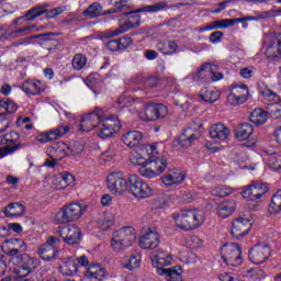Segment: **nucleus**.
Returning a JSON list of instances; mask_svg holds the SVG:
<instances>
[{
	"instance_id": "obj_61",
	"label": "nucleus",
	"mask_w": 281,
	"mask_h": 281,
	"mask_svg": "<svg viewBox=\"0 0 281 281\" xmlns=\"http://www.w3.org/2000/svg\"><path fill=\"white\" fill-rule=\"evenodd\" d=\"M106 47L110 49V52H117L121 49L119 40H110L106 43Z\"/></svg>"
},
{
	"instance_id": "obj_32",
	"label": "nucleus",
	"mask_w": 281,
	"mask_h": 281,
	"mask_svg": "<svg viewBox=\"0 0 281 281\" xmlns=\"http://www.w3.org/2000/svg\"><path fill=\"white\" fill-rule=\"evenodd\" d=\"M183 181H186V173L181 171H171L162 178V183L167 188H170V186H180Z\"/></svg>"
},
{
	"instance_id": "obj_53",
	"label": "nucleus",
	"mask_w": 281,
	"mask_h": 281,
	"mask_svg": "<svg viewBox=\"0 0 281 281\" xmlns=\"http://www.w3.org/2000/svg\"><path fill=\"white\" fill-rule=\"evenodd\" d=\"M246 276L250 278V280H262V278H265V270L259 268L248 269Z\"/></svg>"
},
{
	"instance_id": "obj_55",
	"label": "nucleus",
	"mask_w": 281,
	"mask_h": 281,
	"mask_svg": "<svg viewBox=\"0 0 281 281\" xmlns=\"http://www.w3.org/2000/svg\"><path fill=\"white\" fill-rule=\"evenodd\" d=\"M67 153H69L70 155H80V153H82L85 150V146H82V144L80 143H75L70 146H67L66 148Z\"/></svg>"
},
{
	"instance_id": "obj_33",
	"label": "nucleus",
	"mask_w": 281,
	"mask_h": 281,
	"mask_svg": "<svg viewBox=\"0 0 281 281\" xmlns=\"http://www.w3.org/2000/svg\"><path fill=\"white\" fill-rule=\"evenodd\" d=\"M133 81L136 82V85H144L147 89L159 87V78L156 76H144L138 74L133 78Z\"/></svg>"
},
{
	"instance_id": "obj_22",
	"label": "nucleus",
	"mask_w": 281,
	"mask_h": 281,
	"mask_svg": "<svg viewBox=\"0 0 281 281\" xmlns=\"http://www.w3.org/2000/svg\"><path fill=\"white\" fill-rule=\"evenodd\" d=\"M56 36H58V33L46 32L32 35V38L36 40V43L40 45V47L52 52V49H56V47H58V40H56Z\"/></svg>"
},
{
	"instance_id": "obj_21",
	"label": "nucleus",
	"mask_w": 281,
	"mask_h": 281,
	"mask_svg": "<svg viewBox=\"0 0 281 281\" xmlns=\"http://www.w3.org/2000/svg\"><path fill=\"white\" fill-rule=\"evenodd\" d=\"M269 256H271V248L267 245L254 246L248 254V258L252 265L267 262Z\"/></svg>"
},
{
	"instance_id": "obj_31",
	"label": "nucleus",
	"mask_w": 281,
	"mask_h": 281,
	"mask_svg": "<svg viewBox=\"0 0 281 281\" xmlns=\"http://www.w3.org/2000/svg\"><path fill=\"white\" fill-rule=\"evenodd\" d=\"M3 212L7 218H14L25 214V206L20 202H12L4 207Z\"/></svg>"
},
{
	"instance_id": "obj_6",
	"label": "nucleus",
	"mask_w": 281,
	"mask_h": 281,
	"mask_svg": "<svg viewBox=\"0 0 281 281\" xmlns=\"http://www.w3.org/2000/svg\"><path fill=\"white\" fill-rule=\"evenodd\" d=\"M85 214V210L78 203H70L69 205H65L59 210V212L55 215V221L60 224L65 223H74L78 221L80 216Z\"/></svg>"
},
{
	"instance_id": "obj_36",
	"label": "nucleus",
	"mask_w": 281,
	"mask_h": 281,
	"mask_svg": "<svg viewBox=\"0 0 281 281\" xmlns=\"http://www.w3.org/2000/svg\"><path fill=\"white\" fill-rule=\"evenodd\" d=\"M249 120L256 126H262V124H267V120H269V111H265L260 108L255 109L250 113Z\"/></svg>"
},
{
	"instance_id": "obj_19",
	"label": "nucleus",
	"mask_w": 281,
	"mask_h": 281,
	"mask_svg": "<svg viewBox=\"0 0 281 281\" xmlns=\"http://www.w3.org/2000/svg\"><path fill=\"white\" fill-rule=\"evenodd\" d=\"M57 234L67 245H78L82 238L80 228L75 225L61 227L57 231Z\"/></svg>"
},
{
	"instance_id": "obj_8",
	"label": "nucleus",
	"mask_w": 281,
	"mask_h": 281,
	"mask_svg": "<svg viewBox=\"0 0 281 281\" xmlns=\"http://www.w3.org/2000/svg\"><path fill=\"white\" fill-rule=\"evenodd\" d=\"M12 265L18 267L20 278H26V276L34 273L38 269L40 263L36 258L26 254L13 258Z\"/></svg>"
},
{
	"instance_id": "obj_29",
	"label": "nucleus",
	"mask_w": 281,
	"mask_h": 281,
	"mask_svg": "<svg viewBox=\"0 0 281 281\" xmlns=\"http://www.w3.org/2000/svg\"><path fill=\"white\" fill-rule=\"evenodd\" d=\"M210 137L212 139H218L220 142H225L229 137V128L225 126L223 123H215L213 124L210 130Z\"/></svg>"
},
{
	"instance_id": "obj_12",
	"label": "nucleus",
	"mask_w": 281,
	"mask_h": 281,
	"mask_svg": "<svg viewBox=\"0 0 281 281\" xmlns=\"http://www.w3.org/2000/svg\"><path fill=\"white\" fill-rule=\"evenodd\" d=\"M99 128V137H101V139H109V137H113V135L122 128V124L120 123V119L115 115L108 119L102 116Z\"/></svg>"
},
{
	"instance_id": "obj_39",
	"label": "nucleus",
	"mask_w": 281,
	"mask_h": 281,
	"mask_svg": "<svg viewBox=\"0 0 281 281\" xmlns=\"http://www.w3.org/2000/svg\"><path fill=\"white\" fill-rule=\"evenodd\" d=\"M74 176L71 173L61 172L55 176L54 186L57 190H65L68 186H71Z\"/></svg>"
},
{
	"instance_id": "obj_63",
	"label": "nucleus",
	"mask_w": 281,
	"mask_h": 281,
	"mask_svg": "<svg viewBox=\"0 0 281 281\" xmlns=\"http://www.w3.org/2000/svg\"><path fill=\"white\" fill-rule=\"evenodd\" d=\"M158 56H159V53H157L156 50H153V49L145 50V58H147V60H155Z\"/></svg>"
},
{
	"instance_id": "obj_51",
	"label": "nucleus",
	"mask_w": 281,
	"mask_h": 281,
	"mask_svg": "<svg viewBox=\"0 0 281 281\" xmlns=\"http://www.w3.org/2000/svg\"><path fill=\"white\" fill-rule=\"evenodd\" d=\"M23 148V144L18 143L13 146H5L0 148V159L2 157H7V155H12V153H16V150H21Z\"/></svg>"
},
{
	"instance_id": "obj_41",
	"label": "nucleus",
	"mask_w": 281,
	"mask_h": 281,
	"mask_svg": "<svg viewBox=\"0 0 281 281\" xmlns=\"http://www.w3.org/2000/svg\"><path fill=\"white\" fill-rule=\"evenodd\" d=\"M201 100L204 102H210V104H214L221 98V93L218 91L209 90L207 88H202L199 93Z\"/></svg>"
},
{
	"instance_id": "obj_37",
	"label": "nucleus",
	"mask_w": 281,
	"mask_h": 281,
	"mask_svg": "<svg viewBox=\"0 0 281 281\" xmlns=\"http://www.w3.org/2000/svg\"><path fill=\"white\" fill-rule=\"evenodd\" d=\"M251 18H237V19H227V20H217L213 21V30H225L236 25V23H243L249 21Z\"/></svg>"
},
{
	"instance_id": "obj_5",
	"label": "nucleus",
	"mask_w": 281,
	"mask_h": 281,
	"mask_svg": "<svg viewBox=\"0 0 281 281\" xmlns=\"http://www.w3.org/2000/svg\"><path fill=\"white\" fill-rule=\"evenodd\" d=\"M194 82H218L223 80V72H216V66L212 64H203L198 71L191 75Z\"/></svg>"
},
{
	"instance_id": "obj_28",
	"label": "nucleus",
	"mask_w": 281,
	"mask_h": 281,
	"mask_svg": "<svg viewBox=\"0 0 281 281\" xmlns=\"http://www.w3.org/2000/svg\"><path fill=\"white\" fill-rule=\"evenodd\" d=\"M47 155L50 159L60 161L65 157H69V151H67V144L65 143H54L52 147L47 149Z\"/></svg>"
},
{
	"instance_id": "obj_47",
	"label": "nucleus",
	"mask_w": 281,
	"mask_h": 281,
	"mask_svg": "<svg viewBox=\"0 0 281 281\" xmlns=\"http://www.w3.org/2000/svg\"><path fill=\"white\" fill-rule=\"evenodd\" d=\"M150 155H147V157H144L142 154H135L131 161L134 166H142V168H145V166H149L150 164Z\"/></svg>"
},
{
	"instance_id": "obj_57",
	"label": "nucleus",
	"mask_w": 281,
	"mask_h": 281,
	"mask_svg": "<svg viewBox=\"0 0 281 281\" xmlns=\"http://www.w3.org/2000/svg\"><path fill=\"white\" fill-rule=\"evenodd\" d=\"M102 266L98 265V263H93L90 265L88 267V269L85 272L86 278H93L95 276V273H98V270L101 268Z\"/></svg>"
},
{
	"instance_id": "obj_38",
	"label": "nucleus",
	"mask_w": 281,
	"mask_h": 281,
	"mask_svg": "<svg viewBox=\"0 0 281 281\" xmlns=\"http://www.w3.org/2000/svg\"><path fill=\"white\" fill-rule=\"evenodd\" d=\"M268 58H280L281 55V33L270 43L266 50Z\"/></svg>"
},
{
	"instance_id": "obj_11",
	"label": "nucleus",
	"mask_w": 281,
	"mask_h": 281,
	"mask_svg": "<svg viewBox=\"0 0 281 281\" xmlns=\"http://www.w3.org/2000/svg\"><path fill=\"white\" fill-rule=\"evenodd\" d=\"M127 190L130 194H133L136 199H148V196L153 194V189H150L148 183L144 182V180L135 175L130 176Z\"/></svg>"
},
{
	"instance_id": "obj_27",
	"label": "nucleus",
	"mask_w": 281,
	"mask_h": 281,
	"mask_svg": "<svg viewBox=\"0 0 281 281\" xmlns=\"http://www.w3.org/2000/svg\"><path fill=\"white\" fill-rule=\"evenodd\" d=\"M47 86L45 82L41 80H25L22 85V91L26 93V95H38L45 91Z\"/></svg>"
},
{
	"instance_id": "obj_59",
	"label": "nucleus",
	"mask_w": 281,
	"mask_h": 281,
	"mask_svg": "<svg viewBox=\"0 0 281 281\" xmlns=\"http://www.w3.org/2000/svg\"><path fill=\"white\" fill-rule=\"evenodd\" d=\"M241 195L244 199H246V201H255L251 184L241 192Z\"/></svg>"
},
{
	"instance_id": "obj_50",
	"label": "nucleus",
	"mask_w": 281,
	"mask_h": 281,
	"mask_svg": "<svg viewBox=\"0 0 281 281\" xmlns=\"http://www.w3.org/2000/svg\"><path fill=\"white\" fill-rule=\"evenodd\" d=\"M8 249H21L27 247V244L22 238H10L5 239Z\"/></svg>"
},
{
	"instance_id": "obj_42",
	"label": "nucleus",
	"mask_w": 281,
	"mask_h": 281,
	"mask_svg": "<svg viewBox=\"0 0 281 281\" xmlns=\"http://www.w3.org/2000/svg\"><path fill=\"white\" fill-rule=\"evenodd\" d=\"M83 16H88V19H98V16H102V5L98 2L90 4L87 10L83 11Z\"/></svg>"
},
{
	"instance_id": "obj_56",
	"label": "nucleus",
	"mask_w": 281,
	"mask_h": 281,
	"mask_svg": "<svg viewBox=\"0 0 281 281\" xmlns=\"http://www.w3.org/2000/svg\"><path fill=\"white\" fill-rule=\"evenodd\" d=\"M32 30H36V26L35 25H27V26H24L22 29H19V30H15L13 31L11 34H9V36H25V34Z\"/></svg>"
},
{
	"instance_id": "obj_49",
	"label": "nucleus",
	"mask_w": 281,
	"mask_h": 281,
	"mask_svg": "<svg viewBox=\"0 0 281 281\" xmlns=\"http://www.w3.org/2000/svg\"><path fill=\"white\" fill-rule=\"evenodd\" d=\"M21 138V136L19 135V133L12 131L10 133H7L2 136L0 143L1 144H16V142H19V139Z\"/></svg>"
},
{
	"instance_id": "obj_40",
	"label": "nucleus",
	"mask_w": 281,
	"mask_h": 281,
	"mask_svg": "<svg viewBox=\"0 0 281 281\" xmlns=\"http://www.w3.org/2000/svg\"><path fill=\"white\" fill-rule=\"evenodd\" d=\"M156 47L158 52L167 56L176 54L177 49H179V45L175 41H160L157 43Z\"/></svg>"
},
{
	"instance_id": "obj_58",
	"label": "nucleus",
	"mask_w": 281,
	"mask_h": 281,
	"mask_svg": "<svg viewBox=\"0 0 281 281\" xmlns=\"http://www.w3.org/2000/svg\"><path fill=\"white\" fill-rule=\"evenodd\" d=\"M132 43H133V40L128 35H125V36L119 38V47L121 49H126V47H131Z\"/></svg>"
},
{
	"instance_id": "obj_18",
	"label": "nucleus",
	"mask_w": 281,
	"mask_h": 281,
	"mask_svg": "<svg viewBox=\"0 0 281 281\" xmlns=\"http://www.w3.org/2000/svg\"><path fill=\"white\" fill-rule=\"evenodd\" d=\"M60 243V239L54 236H49L47 241L37 249V254L42 258V260H56V256L58 255V249H56V245Z\"/></svg>"
},
{
	"instance_id": "obj_60",
	"label": "nucleus",
	"mask_w": 281,
	"mask_h": 281,
	"mask_svg": "<svg viewBox=\"0 0 281 281\" xmlns=\"http://www.w3.org/2000/svg\"><path fill=\"white\" fill-rule=\"evenodd\" d=\"M221 38H223V32L221 31H215L210 35V42L213 44L221 43Z\"/></svg>"
},
{
	"instance_id": "obj_62",
	"label": "nucleus",
	"mask_w": 281,
	"mask_h": 281,
	"mask_svg": "<svg viewBox=\"0 0 281 281\" xmlns=\"http://www.w3.org/2000/svg\"><path fill=\"white\" fill-rule=\"evenodd\" d=\"M255 188L257 189V192H259V194L261 196H265V194H267V192H269V187H267V184L259 182L255 184Z\"/></svg>"
},
{
	"instance_id": "obj_23",
	"label": "nucleus",
	"mask_w": 281,
	"mask_h": 281,
	"mask_svg": "<svg viewBox=\"0 0 281 281\" xmlns=\"http://www.w3.org/2000/svg\"><path fill=\"white\" fill-rule=\"evenodd\" d=\"M159 243V234L150 228H147V231L143 232L139 236V247L142 249H157Z\"/></svg>"
},
{
	"instance_id": "obj_35",
	"label": "nucleus",
	"mask_w": 281,
	"mask_h": 281,
	"mask_svg": "<svg viewBox=\"0 0 281 281\" xmlns=\"http://www.w3.org/2000/svg\"><path fill=\"white\" fill-rule=\"evenodd\" d=\"M254 135V126L249 123L239 124L235 128V137L239 139V142H244V139H249Z\"/></svg>"
},
{
	"instance_id": "obj_48",
	"label": "nucleus",
	"mask_w": 281,
	"mask_h": 281,
	"mask_svg": "<svg viewBox=\"0 0 281 281\" xmlns=\"http://www.w3.org/2000/svg\"><path fill=\"white\" fill-rule=\"evenodd\" d=\"M234 193V189L227 186H218L213 190V196H217L218 199H223L225 196H229V194Z\"/></svg>"
},
{
	"instance_id": "obj_7",
	"label": "nucleus",
	"mask_w": 281,
	"mask_h": 281,
	"mask_svg": "<svg viewBox=\"0 0 281 281\" xmlns=\"http://www.w3.org/2000/svg\"><path fill=\"white\" fill-rule=\"evenodd\" d=\"M168 115V108L161 103H148L138 112V117L144 122L164 120Z\"/></svg>"
},
{
	"instance_id": "obj_2",
	"label": "nucleus",
	"mask_w": 281,
	"mask_h": 281,
	"mask_svg": "<svg viewBox=\"0 0 281 281\" xmlns=\"http://www.w3.org/2000/svg\"><path fill=\"white\" fill-rule=\"evenodd\" d=\"M153 265L157 266V273L158 276H164L166 281H183V270L180 266H175L171 268H164L168 267L172 262V255L160 252L154 257L151 260Z\"/></svg>"
},
{
	"instance_id": "obj_3",
	"label": "nucleus",
	"mask_w": 281,
	"mask_h": 281,
	"mask_svg": "<svg viewBox=\"0 0 281 281\" xmlns=\"http://www.w3.org/2000/svg\"><path fill=\"white\" fill-rule=\"evenodd\" d=\"M177 226L184 232H190V229H196L201 227L205 222V214L203 211L198 210H187L181 211L178 216L173 217Z\"/></svg>"
},
{
	"instance_id": "obj_46",
	"label": "nucleus",
	"mask_w": 281,
	"mask_h": 281,
	"mask_svg": "<svg viewBox=\"0 0 281 281\" xmlns=\"http://www.w3.org/2000/svg\"><path fill=\"white\" fill-rule=\"evenodd\" d=\"M72 69L75 71H82L87 67V56L82 54H76L71 60Z\"/></svg>"
},
{
	"instance_id": "obj_15",
	"label": "nucleus",
	"mask_w": 281,
	"mask_h": 281,
	"mask_svg": "<svg viewBox=\"0 0 281 281\" xmlns=\"http://www.w3.org/2000/svg\"><path fill=\"white\" fill-rule=\"evenodd\" d=\"M45 8H47V4L38 5L29 10L24 15L26 21H34V19H38V16H43V14H46V19H55L58 14H63L65 12V8L63 7H57L50 10Z\"/></svg>"
},
{
	"instance_id": "obj_64",
	"label": "nucleus",
	"mask_w": 281,
	"mask_h": 281,
	"mask_svg": "<svg viewBox=\"0 0 281 281\" xmlns=\"http://www.w3.org/2000/svg\"><path fill=\"white\" fill-rule=\"evenodd\" d=\"M115 8H116V14L119 12H123L125 16H128V14H131V11L128 10L127 4H119V5H115Z\"/></svg>"
},
{
	"instance_id": "obj_4",
	"label": "nucleus",
	"mask_w": 281,
	"mask_h": 281,
	"mask_svg": "<svg viewBox=\"0 0 281 281\" xmlns=\"http://www.w3.org/2000/svg\"><path fill=\"white\" fill-rule=\"evenodd\" d=\"M135 240H137L135 228L126 226L113 233L111 247L117 254H122V251H126L128 247H132Z\"/></svg>"
},
{
	"instance_id": "obj_16",
	"label": "nucleus",
	"mask_w": 281,
	"mask_h": 281,
	"mask_svg": "<svg viewBox=\"0 0 281 281\" xmlns=\"http://www.w3.org/2000/svg\"><path fill=\"white\" fill-rule=\"evenodd\" d=\"M108 188L113 194H122L128 190L130 178H124L121 172H114L108 176Z\"/></svg>"
},
{
	"instance_id": "obj_54",
	"label": "nucleus",
	"mask_w": 281,
	"mask_h": 281,
	"mask_svg": "<svg viewBox=\"0 0 281 281\" xmlns=\"http://www.w3.org/2000/svg\"><path fill=\"white\" fill-rule=\"evenodd\" d=\"M139 173L142 177H146L147 179H153L155 177H159V173L150 166L149 168L140 167Z\"/></svg>"
},
{
	"instance_id": "obj_26",
	"label": "nucleus",
	"mask_w": 281,
	"mask_h": 281,
	"mask_svg": "<svg viewBox=\"0 0 281 281\" xmlns=\"http://www.w3.org/2000/svg\"><path fill=\"white\" fill-rule=\"evenodd\" d=\"M149 150L153 156H149V166L156 171V173L162 175L168 168V160L164 157H155L157 155V146L151 145Z\"/></svg>"
},
{
	"instance_id": "obj_24",
	"label": "nucleus",
	"mask_w": 281,
	"mask_h": 281,
	"mask_svg": "<svg viewBox=\"0 0 281 281\" xmlns=\"http://www.w3.org/2000/svg\"><path fill=\"white\" fill-rule=\"evenodd\" d=\"M71 131V126L69 125H58L56 128L50 130L37 137V142L40 144H47V142H54V139H60L63 135H67Z\"/></svg>"
},
{
	"instance_id": "obj_10",
	"label": "nucleus",
	"mask_w": 281,
	"mask_h": 281,
	"mask_svg": "<svg viewBox=\"0 0 281 281\" xmlns=\"http://www.w3.org/2000/svg\"><path fill=\"white\" fill-rule=\"evenodd\" d=\"M89 258L87 256L81 257H68L59 267V271L63 276L74 277L78 274L80 267H88Z\"/></svg>"
},
{
	"instance_id": "obj_43",
	"label": "nucleus",
	"mask_w": 281,
	"mask_h": 281,
	"mask_svg": "<svg viewBox=\"0 0 281 281\" xmlns=\"http://www.w3.org/2000/svg\"><path fill=\"white\" fill-rule=\"evenodd\" d=\"M139 265H142V254L135 252L128 259V262L124 263V269H128V271H133L135 269H139Z\"/></svg>"
},
{
	"instance_id": "obj_34",
	"label": "nucleus",
	"mask_w": 281,
	"mask_h": 281,
	"mask_svg": "<svg viewBox=\"0 0 281 281\" xmlns=\"http://www.w3.org/2000/svg\"><path fill=\"white\" fill-rule=\"evenodd\" d=\"M236 210V202L234 200L224 201L217 204V214L221 218H227L234 214Z\"/></svg>"
},
{
	"instance_id": "obj_44",
	"label": "nucleus",
	"mask_w": 281,
	"mask_h": 281,
	"mask_svg": "<svg viewBox=\"0 0 281 281\" xmlns=\"http://www.w3.org/2000/svg\"><path fill=\"white\" fill-rule=\"evenodd\" d=\"M270 214H280L281 212V190L272 196L271 203L269 205Z\"/></svg>"
},
{
	"instance_id": "obj_30",
	"label": "nucleus",
	"mask_w": 281,
	"mask_h": 281,
	"mask_svg": "<svg viewBox=\"0 0 281 281\" xmlns=\"http://www.w3.org/2000/svg\"><path fill=\"white\" fill-rule=\"evenodd\" d=\"M123 143L127 148H135V146H139L142 144V139H144V134L139 131H130L123 134Z\"/></svg>"
},
{
	"instance_id": "obj_13",
	"label": "nucleus",
	"mask_w": 281,
	"mask_h": 281,
	"mask_svg": "<svg viewBox=\"0 0 281 281\" xmlns=\"http://www.w3.org/2000/svg\"><path fill=\"white\" fill-rule=\"evenodd\" d=\"M243 251L240 250V246L236 244H226L222 248V258L226 265H232V267H237V265H241Z\"/></svg>"
},
{
	"instance_id": "obj_1",
	"label": "nucleus",
	"mask_w": 281,
	"mask_h": 281,
	"mask_svg": "<svg viewBox=\"0 0 281 281\" xmlns=\"http://www.w3.org/2000/svg\"><path fill=\"white\" fill-rule=\"evenodd\" d=\"M161 10H168V2L160 1L151 5H145L137 10L130 11L124 24H121L116 30L109 33L110 38H113V36H120V34H124V32H128V30H133V27H139L142 24V16L139 15V12H161Z\"/></svg>"
},
{
	"instance_id": "obj_20",
	"label": "nucleus",
	"mask_w": 281,
	"mask_h": 281,
	"mask_svg": "<svg viewBox=\"0 0 281 281\" xmlns=\"http://www.w3.org/2000/svg\"><path fill=\"white\" fill-rule=\"evenodd\" d=\"M251 220L245 217H237L232 224V237L236 240L245 238L249 232H251Z\"/></svg>"
},
{
	"instance_id": "obj_25",
	"label": "nucleus",
	"mask_w": 281,
	"mask_h": 281,
	"mask_svg": "<svg viewBox=\"0 0 281 281\" xmlns=\"http://www.w3.org/2000/svg\"><path fill=\"white\" fill-rule=\"evenodd\" d=\"M196 139H199V134L194 133L192 128H187L173 140V146L176 148H190Z\"/></svg>"
},
{
	"instance_id": "obj_52",
	"label": "nucleus",
	"mask_w": 281,
	"mask_h": 281,
	"mask_svg": "<svg viewBox=\"0 0 281 281\" xmlns=\"http://www.w3.org/2000/svg\"><path fill=\"white\" fill-rule=\"evenodd\" d=\"M27 251V247L24 248H12V249H7L5 255L11 258V262H13V258H21V256H25Z\"/></svg>"
},
{
	"instance_id": "obj_14",
	"label": "nucleus",
	"mask_w": 281,
	"mask_h": 281,
	"mask_svg": "<svg viewBox=\"0 0 281 281\" xmlns=\"http://www.w3.org/2000/svg\"><path fill=\"white\" fill-rule=\"evenodd\" d=\"M261 95L265 98V100H268V102H272V104L267 108L270 117H273L274 120H281L280 95H278V93L273 92V90L269 88L261 90Z\"/></svg>"
},
{
	"instance_id": "obj_17",
	"label": "nucleus",
	"mask_w": 281,
	"mask_h": 281,
	"mask_svg": "<svg viewBox=\"0 0 281 281\" xmlns=\"http://www.w3.org/2000/svg\"><path fill=\"white\" fill-rule=\"evenodd\" d=\"M249 98V88L247 85L235 83L232 86L231 92L227 95V102L233 105L245 104Z\"/></svg>"
},
{
	"instance_id": "obj_45",
	"label": "nucleus",
	"mask_w": 281,
	"mask_h": 281,
	"mask_svg": "<svg viewBox=\"0 0 281 281\" xmlns=\"http://www.w3.org/2000/svg\"><path fill=\"white\" fill-rule=\"evenodd\" d=\"M0 109H3L8 115H12V113H16L19 106L14 101L9 98L0 99Z\"/></svg>"
},
{
	"instance_id": "obj_9",
	"label": "nucleus",
	"mask_w": 281,
	"mask_h": 281,
	"mask_svg": "<svg viewBox=\"0 0 281 281\" xmlns=\"http://www.w3.org/2000/svg\"><path fill=\"white\" fill-rule=\"evenodd\" d=\"M102 117H104V110L98 106L94 108L93 112H90L82 117L81 123L78 125L79 133H90V131L100 126Z\"/></svg>"
}]
</instances>
